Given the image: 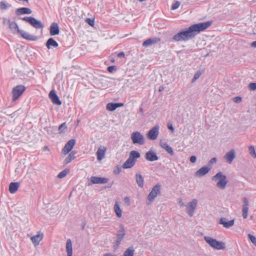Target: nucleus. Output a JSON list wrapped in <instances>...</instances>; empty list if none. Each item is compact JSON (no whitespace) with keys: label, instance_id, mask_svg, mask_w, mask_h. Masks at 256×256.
<instances>
[{"label":"nucleus","instance_id":"obj_6","mask_svg":"<svg viewBox=\"0 0 256 256\" xmlns=\"http://www.w3.org/2000/svg\"><path fill=\"white\" fill-rule=\"evenodd\" d=\"M25 86L22 85H18L14 87L12 90V100L14 101L18 100L25 91Z\"/></svg>","mask_w":256,"mask_h":256},{"label":"nucleus","instance_id":"obj_36","mask_svg":"<svg viewBox=\"0 0 256 256\" xmlns=\"http://www.w3.org/2000/svg\"><path fill=\"white\" fill-rule=\"evenodd\" d=\"M250 154L254 158H256V152L254 146H250L248 147Z\"/></svg>","mask_w":256,"mask_h":256},{"label":"nucleus","instance_id":"obj_25","mask_svg":"<svg viewBox=\"0 0 256 256\" xmlns=\"http://www.w3.org/2000/svg\"><path fill=\"white\" fill-rule=\"evenodd\" d=\"M136 162V160H132L128 157V159L123 164L122 168L124 169L130 168L135 164Z\"/></svg>","mask_w":256,"mask_h":256},{"label":"nucleus","instance_id":"obj_59","mask_svg":"<svg viewBox=\"0 0 256 256\" xmlns=\"http://www.w3.org/2000/svg\"><path fill=\"white\" fill-rule=\"evenodd\" d=\"M104 256H111V255L109 254H106L104 255Z\"/></svg>","mask_w":256,"mask_h":256},{"label":"nucleus","instance_id":"obj_18","mask_svg":"<svg viewBox=\"0 0 256 256\" xmlns=\"http://www.w3.org/2000/svg\"><path fill=\"white\" fill-rule=\"evenodd\" d=\"M145 158L147 160L150 162L156 161L158 159L156 153L152 151H148L146 152Z\"/></svg>","mask_w":256,"mask_h":256},{"label":"nucleus","instance_id":"obj_26","mask_svg":"<svg viewBox=\"0 0 256 256\" xmlns=\"http://www.w3.org/2000/svg\"><path fill=\"white\" fill-rule=\"evenodd\" d=\"M20 184L17 182H12L9 185V192L11 194H14L18 190Z\"/></svg>","mask_w":256,"mask_h":256},{"label":"nucleus","instance_id":"obj_17","mask_svg":"<svg viewBox=\"0 0 256 256\" xmlns=\"http://www.w3.org/2000/svg\"><path fill=\"white\" fill-rule=\"evenodd\" d=\"M18 34L21 36L22 38L26 40L32 41H34L36 40V36L30 34L28 32H26L23 30H20Z\"/></svg>","mask_w":256,"mask_h":256},{"label":"nucleus","instance_id":"obj_21","mask_svg":"<svg viewBox=\"0 0 256 256\" xmlns=\"http://www.w3.org/2000/svg\"><path fill=\"white\" fill-rule=\"evenodd\" d=\"M220 224H222L226 228H229L234 226V220L228 221L226 218H222L220 220Z\"/></svg>","mask_w":256,"mask_h":256},{"label":"nucleus","instance_id":"obj_10","mask_svg":"<svg viewBox=\"0 0 256 256\" xmlns=\"http://www.w3.org/2000/svg\"><path fill=\"white\" fill-rule=\"evenodd\" d=\"M76 144V140L74 139H71L68 140L62 150L63 154L66 155L68 154L73 148Z\"/></svg>","mask_w":256,"mask_h":256},{"label":"nucleus","instance_id":"obj_47","mask_svg":"<svg viewBox=\"0 0 256 256\" xmlns=\"http://www.w3.org/2000/svg\"><path fill=\"white\" fill-rule=\"evenodd\" d=\"M243 203H244V204L242 206L243 207H248V200L246 198H243Z\"/></svg>","mask_w":256,"mask_h":256},{"label":"nucleus","instance_id":"obj_13","mask_svg":"<svg viewBox=\"0 0 256 256\" xmlns=\"http://www.w3.org/2000/svg\"><path fill=\"white\" fill-rule=\"evenodd\" d=\"M106 148L104 146H100L96 152L97 160L98 161L102 160L104 158Z\"/></svg>","mask_w":256,"mask_h":256},{"label":"nucleus","instance_id":"obj_51","mask_svg":"<svg viewBox=\"0 0 256 256\" xmlns=\"http://www.w3.org/2000/svg\"><path fill=\"white\" fill-rule=\"evenodd\" d=\"M242 101V98L240 96H236L234 98V102H239Z\"/></svg>","mask_w":256,"mask_h":256},{"label":"nucleus","instance_id":"obj_48","mask_svg":"<svg viewBox=\"0 0 256 256\" xmlns=\"http://www.w3.org/2000/svg\"><path fill=\"white\" fill-rule=\"evenodd\" d=\"M216 162V158H212L208 162V166H212L211 165L213 164H214Z\"/></svg>","mask_w":256,"mask_h":256},{"label":"nucleus","instance_id":"obj_35","mask_svg":"<svg viewBox=\"0 0 256 256\" xmlns=\"http://www.w3.org/2000/svg\"><path fill=\"white\" fill-rule=\"evenodd\" d=\"M140 153L136 150H132L130 152L129 157L132 160H135V158H140Z\"/></svg>","mask_w":256,"mask_h":256},{"label":"nucleus","instance_id":"obj_5","mask_svg":"<svg viewBox=\"0 0 256 256\" xmlns=\"http://www.w3.org/2000/svg\"><path fill=\"white\" fill-rule=\"evenodd\" d=\"M22 20L28 22L32 26L36 29L42 28L44 26L42 22L37 20L34 18L30 16H25L22 18Z\"/></svg>","mask_w":256,"mask_h":256},{"label":"nucleus","instance_id":"obj_4","mask_svg":"<svg viewBox=\"0 0 256 256\" xmlns=\"http://www.w3.org/2000/svg\"><path fill=\"white\" fill-rule=\"evenodd\" d=\"M130 138L134 144L142 145L145 142L143 135L139 132L136 131L133 132L131 134Z\"/></svg>","mask_w":256,"mask_h":256},{"label":"nucleus","instance_id":"obj_61","mask_svg":"<svg viewBox=\"0 0 256 256\" xmlns=\"http://www.w3.org/2000/svg\"><path fill=\"white\" fill-rule=\"evenodd\" d=\"M162 90V88L160 89V91H161Z\"/></svg>","mask_w":256,"mask_h":256},{"label":"nucleus","instance_id":"obj_3","mask_svg":"<svg viewBox=\"0 0 256 256\" xmlns=\"http://www.w3.org/2000/svg\"><path fill=\"white\" fill-rule=\"evenodd\" d=\"M204 240L212 248L220 250L226 248V244L222 242H218L212 237L205 236Z\"/></svg>","mask_w":256,"mask_h":256},{"label":"nucleus","instance_id":"obj_60","mask_svg":"<svg viewBox=\"0 0 256 256\" xmlns=\"http://www.w3.org/2000/svg\"><path fill=\"white\" fill-rule=\"evenodd\" d=\"M140 111H142V108H140Z\"/></svg>","mask_w":256,"mask_h":256},{"label":"nucleus","instance_id":"obj_14","mask_svg":"<svg viewBox=\"0 0 256 256\" xmlns=\"http://www.w3.org/2000/svg\"><path fill=\"white\" fill-rule=\"evenodd\" d=\"M49 97L53 104L58 106L62 104L61 101L60 100L58 96L56 95L54 90H52L50 92Z\"/></svg>","mask_w":256,"mask_h":256},{"label":"nucleus","instance_id":"obj_11","mask_svg":"<svg viewBox=\"0 0 256 256\" xmlns=\"http://www.w3.org/2000/svg\"><path fill=\"white\" fill-rule=\"evenodd\" d=\"M125 232L124 228L120 227V230H118L116 234V240L115 242V245L114 246V248L116 249L119 245L120 244L122 240L124 237Z\"/></svg>","mask_w":256,"mask_h":256},{"label":"nucleus","instance_id":"obj_16","mask_svg":"<svg viewBox=\"0 0 256 256\" xmlns=\"http://www.w3.org/2000/svg\"><path fill=\"white\" fill-rule=\"evenodd\" d=\"M43 237V234L38 232L36 235L32 236L30 238V240L36 246L39 244L40 242L42 240Z\"/></svg>","mask_w":256,"mask_h":256},{"label":"nucleus","instance_id":"obj_52","mask_svg":"<svg viewBox=\"0 0 256 256\" xmlns=\"http://www.w3.org/2000/svg\"><path fill=\"white\" fill-rule=\"evenodd\" d=\"M9 22H10V20H8L5 18H3V24H9Z\"/></svg>","mask_w":256,"mask_h":256},{"label":"nucleus","instance_id":"obj_50","mask_svg":"<svg viewBox=\"0 0 256 256\" xmlns=\"http://www.w3.org/2000/svg\"><path fill=\"white\" fill-rule=\"evenodd\" d=\"M124 202L128 206H130V200L128 197H126L124 198Z\"/></svg>","mask_w":256,"mask_h":256},{"label":"nucleus","instance_id":"obj_62","mask_svg":"<svg viewBox=\"0 0 256 256\" xmlns=\"http://www.w3.org/2000/svg\"><path fill=\"white\" fill-rule=\"evenodd\" d=\"M162 90V88L160 89V91H161Z\"/></svg>","mask_w":256,"mask_h":256},{"label":"nucleus","instance_id":"obj_22","mask_svg":"<svg viewBox=\"0 0 256 256\" xmlns=\"http://www.w3.org/2000/svg\"><path fill=\"white\" fill-rule=\"evenodd\" d=\"M124 105L122 103L110 102L106 106V109L108 111H114L118 107L122 106Z\"/></svg>","mask_w":256,"mask_h":256},{"label":"nucleus","instance_id":"obj_31","mask_svg":"<svg viewBox=\"0 0 256 256\" xmlns=\"http://www.w3.org/2000/svg\"><path fill=\"white\" fill-rule=\"evenodd\" d=\"M135 176L138 185L140 188H142L144 186V180L142 175L140 174H136Z\"/></svg>","mask_w":256,"mask_h":256},{"label":"nucleus","instance_id":"obj_53","mask_svg":"<svg viewBox=\"0 0 256 256\" xmlns=\"http://www.w3.org/2000/svg\"><path fill=\"white\" fill-rule=\"evenodd\" d=\"M178 202L180 204V206H184V204L182 198H178Z\"/></svg>","mask_w":256,"mask_h":256},{"label":"nucleus","instance_id":"obj_55","mask_svg":"<svg viewBox=\"0 0 256 256\" xmlns=\"http://www.w3.org/2000/svg\"><path fill=\"white\" fill-rule=\"evenodd\" d=\"M114 68V66H110L108 68V70L110 72H112Z\"/></svg>","mask_w":256,"mask_h":256},{"label":"nucleus","instance_id":"obj_45","mask_svg":"<svg viewBox=\"0 0 256 256\" xmlns=\"http://www.w3.org/2000/svg\"><path fill=\"white\" fill-rule=\"evenodd\" d=\"M180 5V2L178 1H177L172 4L171 8L172 10H176V8H178L179 7Z\"/></svg>","mask_w":256,"mask_h":256},{"label":"nucleus","instance_id":"obj_24","mask_svg":"<svg viewBox=\"0 0 256 256\" xmlns=\"http://www.w3.org/2000/svg\"><path fill=\"white\" fill-rule=\"evenodd\" d=\"M9 28L14 34H18L20 30L19 29L17 24L14 22H9Z\"/></svg>","mask_w":256,"mask_h":256},{"label":"nucleus","instance_id":"obj_34","mask_svg":"<svg viewBox=\"0 0 256 256\" xmlns=\"http://www.w3.org/2000/svg\"><path fill=\"white\" fill-rule=\"evenodd\" d=\"M134 251L133 247H129L124 252L123 256H134Z\"/></svg>","mask_w":256,"mask_h":256},{"label":"nucleus","instance_id":"obj_57","mask_svg":"<svg viewBox=\"0 0 256 256\" xmlns=\"http://www.w3.org/2000/svg\"><path fill=\"white\" fill-rule=\"evenodd\" d=\"M168 129L171 130L172 132L174 130V128H173V126H172V125L168 126Z\"/></svg>","mask_w":256,"mask_h":256},{"label":"nucleus","instance_id":"obj_23","mask_svg":"<svg viewBox=\"0 0 256 256\" xmlns=\"http://www.w3.org/2000/svg\"><path fill=\"white\" fill-rule=\"evenodd\" d=\"M114 210L118 218H120L122 216V210L120 207V202L118 201H116L114 206Z\"/></svg>","mask_w":256,"mask_h":256},{"label":"nucleus","instance_id":"obj_43","mask_svg":"<svg viewBox=\"0 0 256 256\" xmlns=\"http://www.w3.org/2000/svg\"><path fill=\"white\" fill-rule=\"evenodd\" d=\"M248 88L252 90H256V82L250 83L248 86Z\"/></svg>","mask_w":256,"mask_h":256},{"label":"nucleus","instance_id":"obj_2","mask_svg":"<svg viewBox=\"0 0 256 256\" xmlns=\"http://www.w3.org/2000/svg\"><path fill=\"white\" fill-rule=\"evenodd\" d=\"M212 180L216 182V186L221 190L224 189L228 183L226 176L222 172H218L212 178Z\"/></svg>","mask_w":256,"mask_h":256},{"label":"nucleus","instance_id":"obj_7","mask_svg":"<svg viewBox=\"0 0 256 256\" xmlns=\"http://www.w3.org/2000/svg\"><path fill=\"white\" fill-rule=\"evenodd\" d=\"M160 184L155 185L151 190L148 196V200L150 202L154 200L157 196L160 194Z\"/></svg>","mask_w":256,"mask_h":256},{"label":"nucleus","instance_id":"obj_20","mask_svg":"<svg viewBox=\"0 0 256 256\" xmlns=\"http://www.w3.org/2000/svg\"><path fill=\"white\" fill-rule=\"evenodd\" d=\"M235 157L236 155L234 150H232L230 152L226 153L224 158L228 162L231 164Z\"/></svg>","mask_w":256,"mask_h":256},{"label":"nucleus","instance_id":"obj_56","mask_svg":"<svg viewBox=\"0 0 256 256\" xmlns=\"http://www.w3.org/2000/svg\"><path fill=\"white\" fill-rule=\"evenodd\" d=\"M250 45L252 47L256 48V41L253 42Z\"/></svg>","mask_w":256,"mask_h":256},{"label":"nucleus","instance_id":"obj_12","mask_svg":"<svg viewBox=\"0 0 256 256\" xmlns=\"http://www.w3.org/2000/svg\"><path fill=\"white\" fill-rule=\"evenodd\" d=\"M90 183L88 184L89 186L92 184H104L108 182V178L94 176L90 178Z\"/></svg>","mask_w":256,"mask_h":256},{"label":"nucleus","instance_id":"obj_49","mask_svg":"<svg viewBox=\"0 0 256 256\" xmlns=\"http://www.w3.org/2000/svg\"><path fill=\"white\" fill-rule=\"evenodd\" d=\"M196 156H192L190 157V160L192 163H194L196 162Z\"/></svg>","mask_w":256,"mask_h":256},{"label":"nucleus","instance_id":"obj_41","mask_svg":"<svg viewBox=\"0 0 256 256\" xmlns=\"http://www.w3.org/2000/svg\"><path fill=\"white\" fill-rule=\"evenodd\" d=\"M202 73L200 72H196L193 78L192 79V82H194L198 78H200V76H201Z\"/></svg>","mask_w":256,"mask_h":256},{"label":"nucleus","instance_id":"obj_37","mask_svg":"<svg viewBox=\"0 0 256 256\" xmlns=\"http://www.w3.org/2000/svg\"><path fill=\"white\" fill-rule=\"evenodd\" d=\"M248 207H243L242 208V217L246 219L248 217Z\"/></svg>","mask_w":256,"mask_h":256},{"label":"nucleus","instance_id":"obj_46","mask_svg":"<svg viewBox=\"0 0 256 256\" xmlns=\"http://www.w3.org/2000/svg\"><path fill=\"white\" fill-rule=\"evenodd\" d=\"M121 168L119 166H117L116 167L114 170L113 171V173L114 174H119L120 172H121Z\"/></svg>","mask_w":256,"mask_h":256},{"label":"nucleus","instance_id":"obj_28","mask_svg":"<svg viewBox=\"0 0 256 256\" xmlns=\"http://www.w3.org/2000/svg\"><path fill=\"white\" fill-rule=\"evenodd\" d=\"M66 251L67 256H72V243L70 239H68L66 242Z\"/></svg>","mask_w":256,"mask_h":256},{"label":"nucleus","instance_id":"obj_32","mask_svg":"<svg viewBox=\"0 0 256 256\" xmlns=\"http://www.w3.org/2000/svg\"><path fill=\"white\" fill-rule=\"evenodd\" d=\"M160 146L164 149L170 155L173 156L174 154V151L172 148L169 146L166 143H162L160 144Z\"/></svg>","mask_w":256,"mask_h":256},{"label":"nucleus","instance_id":"obj_29","mask_svg":"<svg viewBox=\"0 0 256 256\" xmlns=\"http://www.w3.org/2000/svg\"><path fill=\"white\" fill-rule=\"evenodd\" d=\"M46 46L48 48L50 49L52 48L58 47V44L52 38H50L46 42Z\"/></svg>","mask_w":256,"mask_h":256},{"label":"nucleus","instance_id":"obj_9","mask_svg":"<svg viewBox=\"0 0 256 256\" xmlns=\"http://www.w3.org/2000/svg\"><path fill=\"white\" fill-rule=\"evenodd\" d=\"M159 128L158 126H156L151 128L146 134L147 138L152 140H156L158 135Z\"/></svg>","mask_w":256,"mask_h":256},{"label":"nucleus","instance_id":"obj_19","mask_svg":"<svg viewBox=\"0 0 256 256\" xmlns=\"http://www.w3.org/2000/svg\"><path fill=\"white\" fill-rule=\"evenodd\" d=\"M50 33L51 36H54L59 34L60 28L57 23L53 22L51 24L50 28Z\"/></svg>","mask_w":256,"mask_h":256},{"label":"nucleus","instance_id":"obj_42","mask_svg":"<svg viewBox=\"0 0 256 256\" xmlns=\"http://www.w3.org/2000/svg\"><path fill=\"white\" fill-rule=\"evenodd\" d=\"M86 22H87L90 26H93L94 24V19H90V18H86Z\"/></svg>","mask_w":256,"mask_h":256},{"label":"nucleus","instance_id":"obj_44","mask_svg":"<svg viewBox=\"0 0 256 256\" xmlns=\"http://www.w3.org/2000/svg\"><path fill=\"white\" fill-rule=\"evenodd\" d=\"M8 8L7 5L4 2H0V8L2 10H6Z\"/></svg>","mask_w":256,"mask_h":256},{"label":"nucleus","instance_id":"obj_30","mask_svg":"<svg viewBox=\"0 0 256 256\" xmlns=\"http://www.w3.org/2000/svg\"><path fill=\"white\" fill-rule=\"evenodd\" d=\"M76 153V152L74 151L71 152L69 154L68 156L64 160V164H67L70 162L72 160H74L76 158L75 155Z\"/></svg>","mask_w":256,"mask_h":256},{"label":"nucleus","instance_id":"obj_54","mask_svg":"<svg viewBox=\"0 0 256 256\" xmlns=\"http://www.w3.org/2000/svg\"><path fill=\"white\" fill-rule=\"evenodd\" d=\"M118 56L119 58H123L124 56V52H120L118 54Z\"/></svg>","mask_w":256,"mask_h":256},{"label":"nucleus","instance_id":"obj_58","mask_svg":"<svg viewBox=\"0 0 256 256\" xmlns=\"http://www.w3.org/2000/svg\"><path fill=\"white\" fill-rule=\"evenodd\" d=\"M44 150H50V149L47 146H44Z\"/></svg>","mask_w":256,"mask_h":256},{"label":"nucleus","instance_id":"obj_33","mask_svg":"<svg viewBox=\"0 0 256 256\" xmlns=\"http://www.w3.org/2000/svg\"><path fill=\"white\" fill-rule=\"evenodd\" d=\"M158 40V38H149L144 42L142 46L146 47L148 46L157 42Z\"/></svg>","mask_w":256,"mask_h":256},{"label":"nucleus","instance_id":"obj_15","mask_svg":"<svg viewBox=\"0 0 256 256\" xmlns=\"http://www.w3.org/2000/svg\"><path fill=\"white\" fill-rule=\"evenodd\" d=\"M212 168V166H204L200 168L198 170H197L195 172V176H196L200 177L204 176L206 174L208 173L209 171Z\"/></svg>","mask_w":256,"mask_h":256},{"label":"nucleus","instance_id":"obj_38","mask_svg":"<svg viewBox=\"0 0 256 256\" xmlns=\"http://www.w3.org/2000/svg\"><path fill=\"white\" fill-rule=\"evenodd\" d=\"M68 171L69 170H64L62 171L58 174V177L60 178H64L68 174Z\"/></svg>","mask_w":256,"mask_h":256},{"label":"nucleus","instance_id":"obj_27","mask_svg":"<svg viewBox=\"0 0 256 256\" xmlns=\"http://www.w3.org/2000/svg\"><path fill=\"white\" fill-rule=\"evenodd\" d=\"M32 12V10L28 8H19L16 10V13L17 15L30 14Z\"/></svg>","mask_w":256,"mask_h":256},{"label":"nucleus","instance_id":"obj_40","mask_svg":"<svg viewBox=\"0 0 256 256\" xmlns=\"http://www.w3.org/2000/svg\"><path fill=\"white\" fill-rule=\"evenodd\" d=\"M248 236L250 242L256 246V238L251 234H248Z\"/></svg>","mask_w":256,"mask_h":256},{"label":"nucleus","instance_id":"obj_8","mask_svg":"<svg viewBox=\"0 0 256 256\" xmlns=\"http://www.w3.org/2000/svg\"><path fill=\"white\" fill-rule=\"evenodd\" d=\"M198 205L196 199H192L186 206L187 208V214L190 216H192L194 214L195 210Z\"/></svg>","mask_w":256,"mask_h":256},{"label":"nucleus","instance_id":"obj_1","mask_svg":"<svg viewBox=\"0 0 256 256\" xmlns=\"http://www.w3.org/2000/svg\"><path fill=\"white\" fill-rule=\"evenodd\" d=\"M211 24V22H206L193 24L186 30L180 32L175 34L173 36V40L177 42L186 40L194 38L196 34L206 29Z\"/></svg>","mask_w":256,"mask_h":256},{"label":"nucleus","instance_id":"obj_39","mask_svg":"<svg viewBox=\"0 0 256 256\" xmlns=\"http://www.w3.org/2000/svg\"><path fill=\"white\" fill-rule=\"evenodd\" d=\"M67 126L66 122L62 123L60 126L58 127V131L60 133L63 132L66 129Z\"/></svg>","mask_w":256,"mask_h":256}]
</instances>
